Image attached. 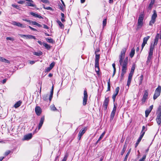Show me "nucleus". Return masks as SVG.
<instances>
[{
    "instance_id": "51",
    "label": "nucleus",
    "mask_w": 161,
    "mask_h": 161,
    "mask_svg": "<svg viewBox=\"0 0 161 161\" xmlns=\"http://www.w3.org/2000/svg\"><path fill=\"white\" fill-rule=\"evenodd\" d=\"M143 79V76L142 75H141L140 77V84H141L142 83V80Z\"/></svg>"
},
{
    "instance_id": "16",
    "label": "nucleus",
    "mask_w": 161,
    "mask_h": 161,
    "mask_svg": "<svg viewBox=\"0 0 161 161\" xmlns=\"http://www.w3.org/2000/svg\"><path fill=\"white\" fill-rule=\"evenodd\" d=\"M143 134L144 133H143L142 134H141V135L140 136L139 138L138 139L137 142H136V143L135 146V147H136L139 144V142H140V141H141V140L142 139L143 136H144Z\"/></svg>"
},
{
    "instance_id": "27",
    "label": "nucleus",
    "mask_w": 161,
    "mask_h": 161,
    "mask_svg": "<svg viewBox=\"0 0 161 161\" xmlns=\"http://www.w3.org/2000/svg\"><path fill=\"white\" fill-rule=\"evenodd\" d=\"M105 133V131L102 133V134H101V135L100 136V137L97 140V141L96 142V144L97 143H98V142L99 141H100L103 138L104 136Z\"/></svg>"
},
{
    "instance_id": "19",
    "label": "nucleus",
    "mask_w": 161,
    "mask_h": 161,
    "mask_svg": "<svg viewBox=\"0 0 161 161\" xmlns=\"http://www.w3.org/2000/svg\"><path fill=\"white\" fill-rule=\"evenodd\" d=\"M95 53H96V52H95ZM100 58V55L99 54H96V57L95 59V64H99V61Z\"/></svg>"
},
{
    "instance_id": "30",
    "label": "nucleus",
    "mask_w": 161,
    "mask_h": 161,
    "mask_svg": "<svg viewBox=\"0 0 161 161\" xmlns=\"http://www.w3.org/2000/svg\"><path fill=\"white\" fill-rule=\"evenodd\" d=\"M157 45V44H154V42H153V43H151L150 47V50H153L155 46H156Z\"/></svg>"
},
{
    "instance_id": "41",
    "label": "nucleus",
    "mask_w": 161,
    "mask_h": 161,
    "mask_svg": "<svg viewBox=\"0 0 161 161\" xmlns=\"http://www.w3.org/2000/svg\"><path fill=\"white\" fill-rule=\"evenodd\" d=\"M119 87H117L115 90V93H114L115 94H116V95H117L119 93Z\"/></svg>"
},
{
    "instance_id": "63",
    "label": "nucleus",
    "mask_w": 161,
    "mask_h": 161,
    "mask_svg": "<svg viewBox=\"0 0 161 161\" xmlns=\"http://www.w3.org/2000/svg\"><path fill=\"white\" fill-rule=\"evenodd\" d=\"M12 6L13 7H14V8H18V6L17 5H14V4H12Z\"/></svg>"
},
{
    "instance_id": "33",
    "label": "nucleus",
    "mask_w": 161,
    "mask_h": 161,
    "mask_svg": "<svg viewBox=\"0 0 161 161\" xmlns=\"http://www.w3.org/2000/svg\"><path fill=\"white\" fill-rule=\"evenodd\" d=\"M57 23L59 25L60 27L61 28L63 29L64 28V25L59 20H57Z\"/></svg>"
},
{
    "instance_id": "37",
    "label": "nucleus",
    "mask_w": 161,
    "mask_h": 161,
    "mask_svg": "<svg viewBox=\"0 0 161 161\" xmlns=\"http://www.w3.org/2000/svg\"><path fill=\"white\" fill-rule=\"evenodd\" d=\"M126 146H125V145L124 146L123 148V149L121 152V155H122L125 153V150L126 149Z\"/></svg>"
},
{
    "instance_id": "42",
    "label": "nucleus",
    "mask_w": 161,
    "mask_h": 161,
    "mask_svg": "<svg viewBox=\"0 0 161 161\" xmlns=\"http://www.w3.org/2000/svg\"><path fill=\"white\" fill-rule=\"evenodd\" d=\"M146 154L144 155L142 158L140 159L139 161H144L146 159Z\"/></svg>"
},
{
    "instance_id": "28",
    "label": "nucleus",
    "mask_w": 161,
    "mask_h": 161,
    "mask_svg": "<svg viewBox=\"0 0 161 161\" xmlns=\"http://www.w3.org/2000/svg\"><path fill=\"white\" fill-rule=\"evenodd\" d=\"M34 3L27 2V5L28 6H31L33 7H36V5L33 3Z\"/></svg>"
},
{
    "instance_id": "4",
    "label": "nucleus",
    "mask_w": 161,
    "mask_h": 161,
    "mask_svg": "<svg viewBox=\"0 0 161 161\" xmlns=\"http://www.w3.org/2000/svg\"><path fill=\"white\" fill-rule=\"evenodd\" d=\"M144 17V15L143 14L140 15L138 20L137 30L140 29L142 27L143 24V21Z\"/></svg>"
},
{
    "instance_id": "1",
    "label": "nucleus",
    "mask_w": 161,
    "mask_h": 161,
    "mask_svg": "<svg viewBox=\"0 0 161 161\" xmlns=\"http://www.w3.org/2000/svg\"><path fill=\"white\" fill-rule=\"evenodd\" d=\"M125 54V51H121L120 54L119 56V62L120 64L122 66V72L125 73L127 69V66L128 63L127 58H126L124 60L123 63L122 62L123 59H124Z\"/></svg>"
},
{
    "instance_id": "61",
    "label": "nucleus",
    "mask_w": 161,
    "mask_h": 161,
    "mask_svg": "<svg viewBox=\"0 0 161 161\" xmlns=\"http://www.w3.org/2000/svg\"><path fill=\"white\" fill-rule=\"evenodd\" d=\"M155 0H151L150 3L153 5L155 2Z\"/></svg>"
},
{
    "instance_id": "31",
    "label": "nucleus",
    "mask_w": 161,
    "mask_h": 161,
    "mask_svg": "<svg viewBox=\"0 0 161 161\" xmlns=\"http://www.w3.org/2000/svg\"><path fill=\"white\" fill-rule=\"evenodd\" d=\"M130 149L129 151H128V152H127V153L126 155H125V158H124V161H127V158L128 157V156L130 153Z\"/></svg>"
},
{
    "instance_id": "56",
    "label": "nucleus",
    "mask_w": 161,
    "mask_h": 161,
    "mask_svg": "<svg viewBox=\"0 0 161 161\" xmlns=\"http://www.w3.org/2000/svg\"><path fill=\"white\" fill-rule=\"evenodd\" d=\"M67 156L66 155L62 161H66L67 159Z\"/></svg>"
},
{
    "instance_id": "40",
    "label": "nucleus",
    "mask_w": 161,
    "mask_h": 161,
    "mask_svg": "<svg viewBox=\"0 0 161 161\" xmlns=\"http://www.w3.org/2000/svg\"><path fill=\"white\" fill-rule=\"evenodd\" d=\"M18 26L20 27L21 28H25V26L23 25V24H21L19 22H18L17 25Z\"/></svg>"
},
{
    "instance_id": "35",
    "label": "nucleus",
    "mask_w": 161,
    "mask_h": 161,
    "mask_svg": "<svg viewBox=\"0 0 161 161\" xmlns=\"http://www.w3.org/2000/svg\"><path fill=\"white\" fill-rule=\"evenodd\" d=\"M32 24L33 25H36L39 27H41L42 26V25H41L37 23L36 21L32 22Z\"/></svg>"
},
{
    "instance_id": "45",
    "label": "nucleus",
    "mask_w": 161,
    "mask_h": 161,
    "mask_svg": "<svg viewBox=\"0 0 161 161\" xmlns=\"http://www.w3.org/2000/svg\"><path fill=\"white\" fill-rule=\"evenodd\" d=\"M135 51H131L130 54V56L131 58H132L135 54Z\"/></svg>"
},
{
    "instance_id": "12",
    "label": "nucleus",
    "mask_w": 161,
    "mask_h": 161,
    "mask_svg": "<svg viewBox=\"0 0 161 161\" xmlns=\"http://www.w3.org/2000/svg\"><path fill=\"white\" fill-rule=\"evenodd\" d=\"M153 105H152L150 106L148 109H147L145 111V116L146 117H147L148 116L149 114L151 112L152 109H153Z\"/></svg>"
},
{
    "instance_id": "57",
    "label": "nucleus",
    "mask_w": 161,
    "mask_h": 161,
    "mask_svg": "<svg viewBox=\"0 0 161 161\" xmlns=\"http://www.w3.org/2000/svg\"><path fill=\"white\" fill-rule=\"evenodd\" d=\"M25 2L24 1L20 0L18 2V3L19 4H23Z\"/></svg>"
},
{
    "instance_id": "24",
    "label": "nucleus",
    "mask_w": 161,
    "mask_h": 161,
    "mask_svg": "<svg viewBox=\"0 0 161 161\" xmlns=\"http://www.w3.org/2000/svg\"><path fill=\"white\" fill-rule=\"evenodd\" d=\"M46 40L47 42L50 43H53L55 42L54 41L53 39L50 38H47Z\"/></svg>"
},
{
    "instance_id": "29",
    "label": "nucleus",
    "mask_w": 161,
    "mask_h": 161,
    "mask_svg": "<svg viewBox=\"0 0 161 161\" xmlns=\"http://www.w3.org/2000/svg\"><path fill=\"white\" fill-rule=\"evenodd\" d=\"M42 45L43 46L45 47L47 49H49L50 48V45H48L46 43H42Z\"/></svg>"
},
{
    "instance_id": "52",
    "label": "nucleus",
    "mask_w": 161,
    "mask_h": 161,
    "mask_svg": "<svg viewBox=\"0 0 161 161\" xmlns=\"http://www.w3.org/2000/svg\"><path fill=\"white\" fill-rule=\"evenodd\" d=\"M153 4H151V3H150L148 7V10H151L153 7Z\"/></svg>"
},
{
    "instance_id": "36",
    "label": "nucleus",
    "mask_w": 161,
    "mask_h": 161,
    "mask_svg": "<svg viewBox=\"0 0 161 161\" xmlns=\"http://www.w3.org/2000/svg\"><path fill=\"white\" fill-rule=\"evenodd\" d=\"M110 79L108 81V88L107 91H109L110 90Z\"/></svg>"
},
{
    "instance_id": "54",
    "label": "nucleus",
    "mask_w": 161,
    "mask_h": 161,
    "mask_svg": "<svg viewBox=\"0 0 161 161\" xmlns=\"http://www.w3.org/2000/svg\"><path fill=\"white\" fill-rule=\"evenodd\" d=\"M35 61H34L30 60L28 61V63L31 64H33L35 63Z\"/></svg>"
},
{
    "instance_id": "5",
    "label": "nucleus",
    "mask_w": 161,
    "mask_h": 161,
    "mask_svg": "<svg viewBox=\"0 0 161 161\" xmlns=\"http://www.w3.org/2000/svg\"><path fill=\"white\" fill-rule=\"evenodd\" d=\"M153 13L151 17V19L150 21L149 24V25L151 26L153 25V24L156 21V18L157 16L156 11L155 10H153Z\"/></svg>"
},
{
    "instance_id": "21",
    "label": "nucleus",
    "mask_w": 161,
    "mask_h": 161,
    "mask_svg": "<svg viewBox=\"0 0 161 161\" xmlns=\"http://www.w3.org/2000/svg\"><path fill=\"white\" fill-rule=\"evenodd\" d=\"M95 69L97 74H98L99 72V64H95Z\"/></svg>"
},
{
    "instance_id": "20",
    "label": "nucleus",
    "mask_w": 161,
    "mask_h": 161,
    "mask_svg": "<svg viewBox=\"0 0 161 161\" xmlns=\"http://www.w3.org/2000/svg\"><path fill=\"white\" fill-rule=\"evenodd\" d=\"M0 61L1 62H3L5 63H7V64L10 63V61L9 60L4 58L2 57H0Z\"/></svg>"
},
{
    "instance_id": "48",
    "label": "nucleus",
    "mask_w": 161,
    "mask_h": 161,
    "mask_svg": "<svg viewBox=\"0 0 161 161\" xmlns=\"http://www.w3.org/2000/svg\"><path fill=\"white\" fill-rule=\"evenodd\" d=\"M6 39L7 40H10L12 41H13L14 40V39L13 38L11 37H7L6 38Z\"/></svg>"
},
{
    "instance_id": "14",
    "label": "nucleus",
    "mask_w": 161,
    "mask_h": 161,
    "mask_svg": "<svg viewBox=\"0 0 161 161\" xmlns=\"http://www.w3.org/2000/svg\"><path fill=\"white\" fill-rule=\"evenodd\" d=\"M35 111L37 115H39L42 112L41 109L39 106H36L35 108Z\"/></svg>"
},
{
    "instance_id": "8",
    "label": "nucleus",
    "mask_w": 161,
    "mask_h": 161,
    "mask_svg": "<svg viewBox=\"0 0 161 161\" xmlns=\"http://www.w3.org/2000/svg\"><path fill=\"white\" fill-rule=\"evenodd\" d=\"M116 110V107L115 105H114V108H113V110L111 112L110 117V120H112L114 119V117L115 115V112Z\"/></svg>"
},
{
    "instance_id": "64",
    "label": "nucleus",
    "mask_w": 161,
    "mask_h": 161,
    "mask_svg": "<svg viewBox=\"0 0 161 161\" xmlns=\"http://www.w3.org/2000/svg\"><path fill=\"white\" fill-rule=\"evenodd\" d=\"M43 28L45 29H48V27L45 25H43Z\"/></svg>"
},
{
    "instance_id": "47",
    "label": "nucleus",
    "mask_w": 161,
    "mask_h": 161,
    "mask_svg": "<svg viewBox=\"0 0 161 161\" xmlns=\"http://www.w3.org/2000/svg\"><path fill=\"white\" fill-rule=\"evenodd\" d=\"M108 105H103V109L104 110H106L107 109V106Z\"/></svg>"
},
{
    "instance_id": "38",
    "label": "nucleus",
    "mask_w": 161,
    "mask_h": 161,
    "mask_svg": "<svg viewBox=\"0 0 161 161\" xmlns=\"http://www.w3.org/2000/svg\"><path fill=\"white\" fill-rule=\"evenodd\" d=\"M107 24V19L105 18L103 19V27H104L105 26H106Z\"/></svg>"
},
{
    "instance_id": "17",
    "label": "nucleus",
    "mask_w": 161,
    "mask_h": 161,
    "mask_svg": "<svg viewBox=\"0 0 161 161\" xmlns=\"http://www.w3.org/2000/svg\"><path fill=\"white\" fill-rule=\"evenodd\" d=\"M32 136L31 133L25 135L24 137V139L25 140H29L31 139Z\"/></svg>"
},
{
    "instance_id": "7",
    "label": "nucleus",
    "mask_w": 161,
    "mask_h": 161,
    "mask_svg": "<svg viewBox=\"0 0 161 161\" xmlns=\"http://www.w3.org/2000/svg\"><path fill=\"white\" fill-rule=\"evenodd\" d=\"M88 99V94L87 91L85 90L83 92V105L85 106L87 103V102Z\"/></svg>"
},
{
    "instance_id": "34",
    "label": "nucleus",
    "mask_w": 161,
    "mask_h": 161,
    "mask_svg": "<svg viewBox=\"0 0 161 161\" xmlns=\"http://www.w3.org/2000/svg\"><path fill=\"white\" fill-rule=\"evenodd\" d=\"M50 108L53 111H55L57 110V109L53 104L52 105L50 106Z\"/></svg>"
},
{
    "instance_id": "39",
    "label": "nucleus",
    "mask_w": 161,
    "mask_h": 161,
    "mask_svg": "<svg viewBox=\"0 0 161 161\" xmlns=\"http://www.w3.org/2000/svg\"><path fill=\"white\" fill-rule=\"evenodd\" d=\"M87 129V127H85L83 128H82V130L81 131V136L85 132Z\"/></svg>"
},
{
    "instance_id": "23",
    "label": "nucleus",
    "mask_w": 161,
    "mask_h": 161,
    "mask_svg": "<svg viewBox=\"0 0 161 161\" xmlns=\"http://www.w3.org/2000/svg\"><path fill=\"white\" fill-rule=\"evenodd\" d=\"M159 37V34L158 33L157 34V35L155 37V38L154 39V44H157Z\"/></svg>"
},
{
    "instance_id": "43",
    "label": "nucleus",
    "mask_w": 161,
    "mask_h": 161,
    "mask_svg": "<svg viewBox=\"0 0 161 161\" xmlns=\"http://www.w3.org/2000/svg\"><path fill=\"white\" fill-rule=\"evenodd\" d=\"M145 127L144 126H143L142 127V131L141 132V134H142V133H143L144 135L145 134V131H146V130L144 131V130H145Z\"/></svg>"
},
{
    "instance_id": "53",
    "label": "nucleus",
    "mask_w": 161,
    "mask_h": 161,
    "mask_svg": "<svg viewBox=\"0 0 161 161\" xmlns=\"http://www.w3.org/2000/svg\"><path fill=\"white\" fill-rule=\"evenodd\" d=\"M153 4H151V3H150L148 7V10H151L153 7Z\"/></svg>"
},
{
    "instance_id": "50",
    "label": "nucleus",
    "mask_w": 161,
    "mask_h": 161,
    "mask_svg": "<svg viewBox=\"0 0 161 161\" xmlns=\"http://www.w3.org/2000/svg\"><path fill=\"white\" fill-rule=\"evenodd\" d=\"M117 95H116V94H115L114 93L113 95L112 99L114 102V101H115V98L117 96Z\"/></svg>"
},
{
    "instance_id": "58",
    "label": "nucleus",
    "mask_w": 161,
    "mask_h": 161,
    "mask_svg": "<svg viewBox=\"0 0 161 161\" xmlns=\"http://www.w3.org/2000/svg\"><path fill=\"white\" fill-rule=\"evenodd\" d=\"M10 153V150H8L5 153V155L6 156H7L8 154H9Z\"/></svg>"
},
{
    "instance_id": "11",
    "label": "nucleus",
    "mask_w": 161,
    "mask_h": 161,
    "mask_svg": "<svg viewBox=\"0 0 161 161\" xmlns=\"http://www.w3.org/2000/svg\"><path fill=\"white\" fill-rule=\"evenodd\" d=\"M148 96V92L147 91H145L142 101L143 103L145 102Z\"/></svg>"
},
{
    "instance_id": "55",
    "label": "nucleus",
    "mask_w": 161,
    "mask_h": 161,
    "mask_svg": "<svg viewBox=\"0 0 161 161\" xmlns=\"http://www.w3.org/2000/svg\"><path fill=\"white\" fill-rule=\"evenodd\" d=\"M18 23V22H16V21H13L12 22V24L13 25H15L16 26Z\"/></svg>"
},
{
    "instance_id": "59",
    "label": "nucleus",
    "mask_w": 161,
    "mask_h": 161,
    "mask_svg": "<svg viewBox=\"0 0 161 161\" xmlns=\"http://www.w3.org/2000/svg\"><path fill=\"white\" fill-rule=\"evenodd\" d=\"M52 69H51L50 67H49L47 68L46 70L47 72H49Z\"/></svg>"
},
{
    "instance_id": "25",
    "label": "nucleus",
    "mask_w": 161,
    "mask_h": 161,
    "mask_svg": "<svg viewBox=\"0 0 161 161\" xmlns=\"http://www.w3.org/2000/svg\"><path fill=\"white\" fill-rule=\"evenodd\" d=\"M33 53L36 56H39L42 54V53L40 51H37V52H33Z\"/></svg>"
},
{
    "instance_id": "10",
    "label": "nucleus",
    "mask_w": 161,
    "mask_h": 161,
    "mask_svg": "<svg viewBox=\"0 0 161 161\" xmlns=\"http://www.w3.org/2000/svg\"><path fill=\"white\" fill-rule=\"evenodd\" d=\"M21 37H23L24 36L25 37L26 39H36V38L34 36L32 35H20Z\"/></svg>"
},
{
    "instance_id": "26",
    "label": "nucleus",
    "mask_w": 161,
    "mask_h": 161,
    "mask_svg": "<svg viewBox=\"0 0 161 161\" xmlns=\"http://www.w3.org/2000/svg\"><path fill=\"white\" fill-rule=\"evenodd\" d=\"M21 103V101H19L18 102H17L14 105V107L15 108H17L20 106Z\"/></svg>"
},
{
    "instance_id": "60",
    "label": "nucleus",
    "mask_w": 161,
    "mask_h": 161,
    "mask_svg": "<svg viewBox=\"0 0 161 161\" xmlns=\"http://www.w3.org/2000/svg\"><path fill=\"white\" fill-rule=\"evenodd\" d=\"M29 27L30 29L31 30L33 31H36V30L34 28H33L32 27H31L30 26H29Z\"/></svg>"
},
{
    "instance_id": "22",
    "label": "nucleus",
    "mask_w": 161,
    "mask_h": 161,
    "mask_svg": "<svg viewBox=\"0 0 161 161\" xmlns=\"http://www.w3.org/2000/svg\"><path fill=\"white\" fill-rule=\"evenodd\" d=\"M30 14H31V15H32L35 17L38 18L39 19H42L43 18L41 16L37 14H36V13H34L33 12H31V13Z\"/></svg>"
},
{
    "instance_id": "46",
    "label": "nucleus",
    "mask_w": 161,
    "mask_h": 161,
    "mask_svg": "<svg viewBox=\"0 0 161 161\" xmlns=\"http://www.w3.org/2000/svg\"><path fill=\"white\" fill-rule=\"evenodd\" d=\"M55 63L54 62H53L50 65L49 67L51 68L52 69L53 67L55 65Z\"/></svg>"
},
{
    "instance_id": "9",
    "label": "nucleus",
    "mask_w": 161,
    "mask_h": 161,
    "mask_svg": "<svg viewBox=\"0 0 161 161\" xmlns=\"http://www.w3.org/2000/svg\"><path fill=\"white\" fill-rule=\"evenodd\" d=\"M149 38L150 36H147L144 38L143 42L142 45V50L143 49V48L147 43V41L149 39Z\"/></svg>"
},
{
    "instance_id": "44",
    "label": "nucleus",
    "mask_w": 161,
    "mask_h": 161,
    "mask_svg": "<svg viewBox=\"0 0 161 161\" xmlns=\"http://www.w3.org/2000/svg\"><path fill=\"white\" fill-rule=\"evenodd\" d=\"M135 66L133 65L132 67L131 68V71L130 73L133 74L134 71V70L135 69Z\"/></svg>"
},
{
    "instance_id": "15",
    "label": "nucleus",
    "mask_w": 161,
    "mask_h": 161,
    "mask_svg": "<svg viewBox=\"0 0 161 161\" xmlns=\"http://www.w3.org/2000/svg\"><path fill=\"white\" fill-rule=\"evenodd\" d=\"M44 119V117H42L41 118L40 121L38 126V130H39L40 129L41 127L42 126Z\"/></svg>"
},
{
    "instance_id": "3",
    "label": "nucleus",
    "mask_w": 161,
    "mask_h": 161,
    "mask_svg": "<svg viewBox=\"0 0 161 161\" xmlns=\"http://www.w3.org/2000/svg\"><path fill=\"white\" fill-rule=\"evenodd\" d=\"M53 86L50 92V94H45L42 96L43 99L45 101H47L48 100L49 97V103L51 101V100L53 98Z\"/></svg>"
},
{
    "instance_id": "13",
    "label": "nucleus",
    "mask_w": 161,
    "mask_h": 161,
    "mask_svg": "<svg viewBox=\"0 0 161 161\" xmlns=\"http://www.w3.org/2000/svg\"><path fill=\"white\" fill-rule=\"evenodd\" d=\"M133 73H130L129 75L128 80L127 82V86H128V87H129V86L130 85L132 78V77L133 75Z\"/></svg>"
},
{
    "instance_id": "6",
    "label": "nucleus",
    "mask_w": 161,
    "mask_h": 161,
    "mask_svg": "<svg viewBox=\"0 0 161 161\" xmlns=\"http://www.w3.org/2000/svg\"><path fill=\"white\" fill-rule=\"evenodd\" d=\"M161 91V86H159L155 90V93L153 97L154 100H155L160 95Z\"/></svg>"
},
{
    "instance_id": "32",
    "label": "nucleus",
    "mask_w": 161,
    "mask_h": 161,
    "mask_svg": "<svg viewBox=\"0 0 161 161\" xmlns=\"http://www.w3.org/2000/svg\"><path fill=\"white\" fill-rule=\"evenodd\" d=\"M109 102V99L108 97H106L103 104L108 105Z\"/></svg>"
},
{
    "instance_id": "62",
    "label": "nucleus",
    "mask_w": 161,
    "mask_h": 161,
    "mask_svg": "<svg viewBox=\"0 0 161 161\" xmlns=\"http://www.w3.org/2000/svg\"><path fill=\"white\" fill-rule=\"evenodd\" d=\"M78 139L79 140L80 139V131L79 132L78 134Z\"/></svg>"
},
{
    "instance_id": "18",
    "label": "nucleus",
    "mask_w": 161,
    "mask_h": 161,
    "mask_svg": "<svg viewBox=\"0 0 161 161\" xmlns=\"http://www.w3.org/2000/svg\"><path fill=\"white\" fill-rule=\"evenodd\" d=\"M153 54V51H150L149 55L147 58V63H149L151 59L152 56Z\"/></svg>"
},
{
    "instance_id": "2",
    "label": "nucleus",
    "mask_w": 161,
    "mask_h": 161,
    "mask_svg": "<svg viewBox=\"0 0 161 161\" xmlns=\"http://www.w3.org/2000/svg\"><path fill=\"white\" fill-rule=\"evenodd\" d=\"M157 117L156 121L159 126H160L161 124V106L160 105L158 107L156 111Z\"/></svg>"
},
{
    "instance_id": "49",
    "label": "nucleus",
    "mask_w": 161,
    "mask_h": 161,
    "mask_svg": "<svg viewBox=\"0 0 161 161\" xmlns=\"http://www.w3.org/2000/svg\"><path fill=\"white\" fill-rule=\"evenodd\" d=\"M43 8H45V9H47V10H52V8L50 7H45L44 6L43 7Z\"/></svg>"
}]
</instances>
